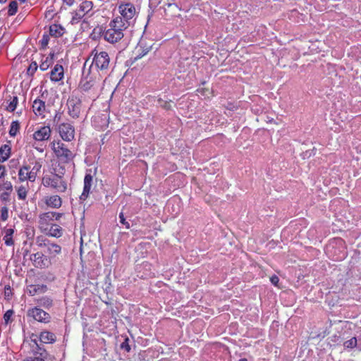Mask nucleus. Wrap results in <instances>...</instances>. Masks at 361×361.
Wrapping results in <instances>:
<instances>
[{"label":"nucleus","mask_w":361,"mask_h":361,"mask_svg":"<svg viewBox=\"0 0 361 361\" xmlns=\"http://www.w3.org/2000/svg\"><path fill=\"white\" fill-rule=\"evenodd\" d=\"M180 11L181 8L176 3L167 0L166 2H164L162 9H159L157 17L165 20H171L175 18L181 17Z\"/></svg>","instance_id":"f257e3e1"},{"label":"nucleus","mask_w":361,"mask_h":361,"mask_svg":"<svg viewBox=\"0 0 361 361\" xmlns=\"http://www.w3.org/2000/svg\"><path fill=\"white\" fill-rule=\"evenodd\" d=\"M42 183L45 187H51L58 192H63L67 189L66 183L61 180V176L54 173V177L44 176L42 179Z\"/></svg>","instance_id":"f03ea898"},{"label":"nucleus","mask_w":361,"mask_h":361,"mask_svg":"<svg viewBox=\"0 0 361 361\" xmlns=\"http://www.w3.org/2000/svg\"><path fill=\"white\" fill-rule=\"evenodd\" d=\"M66 105L68 106V115L73 118H79L82 106L80 98L72 94L69 96Z\"/></svg>","instance_id":"7ed1b4c3"},{"label":"nucleus","mask_w":361,"mask_h":361,"mask_svg":"<svg viewBox=\"0 0 361 361\" xmlns=\"http://www.w3.org/2000/svg\"><path fill=\"white\" fill-rule=\"evenodd\" d=\"M92 54H94L92 64L100 71H106L109 68L110 62V58L107 52L97 51L94 49L92 51Z\"/></svg>","instance_id":"20e7f679"},{"label":"nucleus","mask_w":361,"mask_h":361,"mask_svg":"<svg viewBox=\"0 0 361 361\" xmlns=\"http://www.w3.org/2000/svg\"><path fill=\"white\" fill-rule=\"evenodd\" d=\"M153 44L152 41L141 37L135 47L137 55L134 58L130 59L132 63L137 61L147 54L152 50Z\"/></svg>","instance_id":"39448f33"},{"label":"nucleus","mask_w":361,"mask_h":361,"mask_svg":"<svg viewBox=\"0 0 361 361\" xmlns=\"http://www.w3.org/2000/svg\"><path fill=\"white\" fill-rule=\"evenodd\" d=\"M27 316L32 317L35 321L44 324L50 322L51 319V315L48 312L39 307L29 309L27 312Z\"/></svg>","instance_id":"423d86ee"},{"label":"nucleus","mask_w":361,"mask_h":361,"mask_svg":"<svg viewBox=\"0 0 361 361\" xmlns=\"http://www.w3.org/2000/svg\"><path fill=\"white\" fill-rule=\"evenodd\" d=\"M336 245H334V243H330L326 249L328 252H331L332 250L336 249V247H338V249L339 250V252L336 253V250L334 251V256L335 260L336 261H341L343 259H345L347 256V253L345 250V242L342 239H337L335 240Z\"/></svg>","instance_id":"0eeeda50"},{"label":"nucleus","mask_w":361,"mask_h":361,"mask_svg":"<svg viewBox=\"0 0 361 361\" xmlns=\"http://www.w3.org/2000/svg\"><path fill=\"white\" fill-rule=\"evenodd\" d=\"M42 167V165L39 163H36L35 165L33 166L32 170L26 173V177H23V170L29 171L30 167V166L25 165L23 167H21L18 172V176L20 181H24L25 180H29L31 182H33L35 180L37 173L40 170Z\"/></svg>","instance_id":"6e6552de"},{"label":"nucleus","mask_w":361,"mask_h":361,"mask_svg":"<svg viewBox=\"0 0 361 361\" xmlns=\"http://www.w3.org/2000/svg\"><path fill=\"white\" fill-rule=\"evenodd\" d=\"M55 145V140L50 144L51 149L54 151L55 155L60 161H61L63 164H68L73 159L75 155L70 149L66 148L62 150H56Z\"/></svg>","instance_id":"1a4fd4ad"},{"label":"nucleus","mask_w":361,"mask_h":361,"mask_svg":"<svg viewBox=\"0 0 361 361\" xmlns=\"http://www.w3.org/2000/svg\"><path fill=\"white\" fill-rule=\"evenodd\" d=\"M167 0H149V10L147 14V22L145 25V28L149 25L152 18L154 14L157 13V16L159 13V9H162L164 2H166Z\"/></svg>","instance_id":"9d476101"},{"label":"nucleus","mask_w":361,"mask_h":361,"mask_svg":"<svg viewBox=\"0 0 361 361\" xmlns=\"http://www.w3.org/2000/svg\"><path fill=\"white\" fill-rule=\"evenodd\" d=\"M59 133L64 141H71L74 138L75 129L70 123H62L59 125Z\"/></svg>","instance_id":"9b49d317"},{"label":"nucleus","mask_w":361,"mask_h":361,"mask_svg":"<svg viewBox=\"0 0 361 361\" xmlns=\"http://www.w3.org/2000/svg\"><path fill=\"white\" fill-rule=\"evenodd\" d=\"M123 37V32L121 29L111 27L104 33V38L110 43H116Z\"/></svg>","instance_id":"f8f14e48"},{"label":"nucleus","mask_w":361,"mask_h":361,"mask_svg":"<svg viewBox=\"0 0 361 361\" xmlns=\"http://www.w3.org/2000/svg\"><path fill=\"white\" fill-rule=\"evenodd\" d=\"M120 13L121 14V18L126 22H129L135 14V8L132 4H126L119 6Z\"/></svg>","instance_id":"ddd939ff"},{"label":"nucleus","mask_w":361,"mask_h":361,"mask_svg":"<svg viewBox=\"0 0 361 361\" xmlns=\"http://www.w3.org/2000/svg\"><path fill=\"white\" fill-rule=\"evenodd\" d=\"M92 183V176L90 173H86L84 178L83 190L80 196L81 201H85L89 197Z\"/></svg>","instance_id":"4468645a"},{"label":"nucleus","mask_w":361,"mask_h":361,"mask_svg":"<svg viewBox=\"0 0 361 361\" xmlns=\"http://www.w3.org/2000/svg\"><path fill=\"white\" fill-rule=\"evenodd\" d=\"M51 129L49 126H42L35 132L33 137L37 141L47 140L51 136Z\"/></svg>","instance_id":"2eb2a0df"},{"label":"nucleus","mask_w":361,"mask_h":361,"mask_svg":"<svg viewBox=\"0 0 361 361\" xmlns=\"http://www.w3.org/2000/svg\"><path fill=\"white\" fill-rule=\"evenodd\" d=\"M63 78V68L60 64H56L50 73V79L59 82Z\"/></svg>","instance_id":"dca6fc26"},{"label":"nucleus","mask_w":361,"mask_h":361,"mask_svg":"<svg viewBox=\"0 0 361 361\" xmlns=\"http://www.w3.org/2000/svg\"><path fill=\"white\" fill-rule=\"evenodd\" d=\"M37 255L38 259L37 260L35 259L34 266L39 269H44L48 267L50 264V261L49 260L47 256L39 252H37Z\"/></svg>","instance_id":"f3484780"},{"label":"nucleus","mask_w":361,"mask_h":361,"mask_svg":"<svg viewBox=\"0 0 361 361\" xmlns=\"http://www.w3.org/2000/svg\"><path fill=\"white\" fill-rule=\"evenodd\" d=\"M130 24V22H126L123 18L118 16L110 22L109 26L116 29H121V32H123V31L126 30Z\"/></svg>","instance_id":"a211bd4d"},{"label":"nucleus","mask_w":361,"mask_h":361,"mask_svg":"<svg viewBox=\"0 0 361 361\" xmlns=\"http://www.w3.org/2000/svg\"><path fill=\"white\" fill-rule=\"evenodd\" d=\"M65 33V28L60 24H53L49 26V35L53 37L59 38Z\"/></svg>","instance_id":"6ab92c4d"},{"label":"nucleus","mask_w":361,"mask_h":361,"mask_svg":"<svg viewBox=\"0 0 361 361\" xmlns=\"http://www.w3.org/2000/svg\"><path fill=\"white\" fill-rule=\"evenodd\" d=\"M39 339L44 343H54L56 341V335L49 331H43L39 336Z\"/></svg>","instance_id":"aec40b11"},{"label":"nucleus","mask_w":361,"mask_h":361,"mask_svg":"<svg viewBox=\"0 0 361 361\" xmlns=\"http://www.w3.org/2000/svg\"><path fill=\"white\" fill-rule=\"evenodd\" d=\"M45 204L49 207L58 209L61 207L62 200L59 195H51L47 197Z\"/></svg>","instance_id":"412c9836"},{"label":"nucleus","mask_w":361,"mask_h":361,"mask_svg":"<svg viewBox=\"0 0 361 361\" xmlns=\"http://www.w3.org/2000/svg\"><path fill=\"white\" fill-rule=\"evenodd\" d=\"M11 154V147L8 144L2 145L0 147V163L7 161Z\"/></svg>","instance_id":"4be33fe9"},{"label":"nucleus","mask_w":361,"mask_h":361,"mask_svg":"<svg viewBox=\"0 0 361 361\" xmlns=\"http://www.w3.org/2000/svg\"><path fill=\"white\" fill-rule=\"evenodd\" d=\"M37 303L39 307H42L44 309L49 310L53 306V300L48 296H42L37 299Z\"/></svg>","instance_id":"5701e85b"},{"label":"nucleus","mask_w":361,"mask_h":361,"mask_svg":"<svg viewBox=\"0 0 361 361\" xmlns=\"http://www.w3.org/2000/svg\"><path fill=\"white\" fill-rule=\"evenodd\" d=\"M63 215V213H59L56 212H48L42 214L40 215V219L45 221H53L54 219L59 221Z\"/></svg>","instance_id":"b1692460"},{"label":"nucleus","mask_w":361,"mask_h":361,"mask_svg":"<svg viewBox=\"0 0 361 361\" xmlns=\"http://www.w3.org/2000/svg\"><path fill=\"white\" fill-rule=\"evenodd\" d=\"M45 247L47 248V251L45 252L50 255L51 257H55L61 251V247L60 245L56 243H52L50 241L49 242V245H47Z\"/></svg>","instance_id":"393cba45"},{"label":"nucleus","mask_w":361,"mask_h":361,"mask_svg":"<svg viewBox=\"0 0 361 361\" xmlns=\"http://www.w3.org/2000/svg\"><path fill=\"white\" fill-rule=\"evenodd\" d=\"M123 338V341L120 345V348L124 350L126 353H130L132 349V345L134 348L136 347L134 341H131L130 338L127 336H122Z\"/></svg>","instance_id":"a878e982"},{"label":"nucleus","mask_w":361,"mask_h":361,"mask_svg":"<svg viewBox=\"0 0 361 361\" xmlns=\"http://www.w3.org/2000/svg\"><path fill=\"white\" fill-rule=\"evenodd\" d=\"M15 232L14 228H6L5 229V235L4 236L3 240L6 245L12 246L14 245V240L13 239V235Z\"/></svg>","instance_id":"bb28decb"},{"label":"nucleus","mask_w":361,"mask_h":361,"mask_svg":"<svg viewBox=\"0 0 361 361\" xmlns=\"http://www.w3.org/2000/svg\"><path fill=\"white\" fill-rule=\"evenodd\" d=\"M33 111L37 114L42 115L45 110V102L39 99H36L32 105Z\"/></svg>","instance_id":"cd10ccee"},{"label":"nucleus","mask_w":361,"mask_h":361,"mask_svg":"<svg viewBox=\"0 0 361 361\" xmlns=\"http://www.w3.org/2000/svg\"><path fill=\"white\" fill-rule=\"evenodd\" d=\"M54 52H51L49 54V56H47L46 59L43 61L39 65L40 70L42 71H47L49 67L54 63Z\"/></svg>","instance_id":"c85d7f7f"},{"label":"nucleus","mask_w":361,"mask_h":361,"mask_svg":"<svg viewBox=\"0 0 361 361\" xmlns=\"http://www.w3.org/2000/svg\"><path fill=\"white\" fill-rule=\"evenodd\" d=\"M30 288H32L29 290V293L30 294V295H35L38 293H44L47 292L48 290L47 285L44 284L31 285Z\"/></svg>","instance_id":"c756f323"},{"label":"nucleus","mask_w":361,"mask_h":361,"mask_svg":"<svg viewBox=\"0 0 361 361\" xmlns=\"http://www.w3.org/2000/svg\"><path fill=\"white\" fill-rule=\"evenodd\" d=\"M62 234L63 229L57 224H53L51 226L49 233H47L48 235L55 238H59L62 235Z\"/></svg>","instance_id":"7c9ffc66"},{"label":"nucleus","mask_w":361,"mask_h":361,"mask_svg":"<svg viewBox=\"0 0 361 361\" xmlns=\"http://www.w3.org/2000/svg\"><path fill=\"white\" fill-rule=\"evenodd\" d=\"M31 353L33 355H37L39 354L41 357H47L48 353L46 349L39 345H37L36 346L31 347Z\"/></svg>","instance_id":"2f4dec72"},{"label":"nucleus","mask_w":361,"mask_h":361,"mask_svg":"<svg viewBox=\"0 0 361 361\" xmlns=\"http://www.w3.org/2000/svg\"><path fill=\"white\" fill-rule=\"evenodd\" d=\"M105 31L103 30L102 27H95L92 33L90 35V37L94 41H97L101 38V37L103 35Z\"/></svg>","instance_id":"473e14b6"},{"label":"nucleus","mask_w":361,"mask_h":361,"mask_svg":"<svg viewBox=\"0 0 361 361\" xmlns=\"http://www.w3.org/2000/svg\"><path fill=\"white\" fill-rule=\"evenodd\" d=\"M20 128V125L18 121H13L11 122L9 135L11 137H15Z\"/></svg>","instance_id":"72a5a7b5"},{"label":"nucleus","mask_w":361,"mask_h":361,"mask_svg":"<svg viewBox=\"0 0 361 361\" xmlns=\"http://www.w3.org/2000/svg\"><path fill=\"white\" fill-rule=\"evenodd\" d=\"M93 7V4L90 1H83L79 6V11L87 13Z\"/></svg>","instance_id":"f704fd0d"},{"label":"nucleus","mask_w":361,"mask_h":361,"mask_svg":"<svg viewBox=\"0 0 361 361\" xmlns=\"http://www.w3.org/2000/svg\"><path fill=\"white\" fill-rule=\"evenodd\" d=\"M357 341L356 340V336H354L350 339L345 341L343 343V347L345 349H353L355 348L358 349Z\"/></svg>","instance_id":"c9c22d12"},{"label":"nucleus","mask_w":361,"mask_h":361,"mask_svg":"<svg viewBox=\"0 0 361 361\" xmlns=\"http://www.w3.org/2000/svg\"><path fill=\"white\" fill-rule=\"evenodd\" d=\"M18 11V3L16 0L11 1L8 6V15L12 16Z\"/></svg>","instance_id":"e433bc0d"},{"label":"nucleus","mask_w":361,"mask_h":361,"mask_svg":"<svg viewBox=\"0 0 361 361\" xmlns=\"http://www.w3.org/2000/svg\"><path fill=\"white\" fill-rule=\"evenodd\" d=\"M157 104L164 110L169 111L171 109V100L169 102L164 100L162 98L159 97L157 99Z\"/></svg>","instance_id":"4c0bfd02"},{"label":"nucleus","mask_w":361,"mask_h":361,"mask_svg":"<svg viewBox=\"0 0 361 361\" xmlns=\"http://www.w3.org/2000/svg\"><path fill=\"white\" fill-rule=\"evenodd\" d=\"M38 68V65L36 61H32L30 66H28L27 69V75L30 77H32L34 75L35 73L37 71Z\"/></svg>","instance_id":"58836bf2"},{"label":"nucleus","mask_w":361,"mask_h":361,"mask_svg":"<svg viewBox=\"0 0 361 361\" xmlns=\"http://www.w3.org/2000/svg\"><path fill=\"white\" fill-rule=\"evenodd\" d=\"M18 104V98L17 96H14L13 97L12 101L9 103L8 106L6 107V110L9 112H13Z\"/></svg>","instance_id":"ea45409f"},{"label":"nucleus","mask_w":361,"mask_h":361,"mask_svg":"<svg viewBox=\"0 0 361 361\" xmlns=\"http://www.w3.org/2000/svg\"><path fill=\"white\" fill-rule=\"evenodd\" d=\"M49 35L44 32L42 35V39L39 41L40 49H45L49 42Z\"/></svg>","instance_id":"a19ab883"},{"label":"nucleus","mask_w":361,"mask_h":361,"mask_svg":"<svg viewBox=\"0 0 361 361\" xmlns=\"http://www.w3.org/2000/svg\"><path fill=\"white\" fill-rule=\"evenodd\" d=\"M50 240L44 236H38L36 238V243L40 247H45L47 245H49V242Z\"/></svg>","instance_id":"79ce46f5"},{"label":"nucleus","mask_w":361,"mask_h":361,"mask_svg":"<svg viewBox=\"0 0 361 361\" xmlns=\"http://www.w3.org/2000/svg\"><path fill=\"white\" fill-rule=\"evenodd\" d=\"M13 314L14 311L13 310H8L4 313L3 318L6 325L11 322V317L13 315Z\"/></svg>","instance_id":"37998d69"},{"label":"nucleus","mask_w":361,"mask_h":361,"mask_svg":"<svg viewBox=\"0 0 361 361\" xmlns=\"http://www.w3.org/2000/svg\"><path fill=\"white\" fill-rule=\"evenodd\" d=\"M4 190L5 191L12 192L13 191L12 183L10 181L6 180V181H4L3 183L0 184V192H1Z\"/></svg>","instance_id":"c03bdc74"},{"label":"nucleus","mask_w":361,"mask_h":361,"mask_svg":"<svg viewBox=\"0 0 361 361\" xmlns=\"http://www.w3.org/2000/svg\"><path fill=\"white\" fill-rule=\"evenodd\" d=\"M92 81L89 80H86L84 82L82 81L80 82V87L82 91H84V92H87L89 91L91 87H92Z\"/></svg>","instance_id":"a18cd8bd"},{"label":"nucleus","mask_w":361,"mask_h":361,"mask_svg":"<svg viewBox=\"0 0 361 361\" xmlns=\"http://www.w3.org/2000/svg\"><path fill=\"white\" fill-rule=\"evenodd\" d=\"M27 190L24 186H20L17 190L18 197L20 200H25L27 197Z\"/></svg>","instance_id":"49530a36"},{"label":"nucleus","mask_w":361,"mask_h":361,"mask_svg":"<svg viewBox=\"0 0 361 361\" xmlns=\"http://www.w3.org/2000/svg\"><path fill=\"white\" fill-rule=\"evenodd\" d=\"M4 295L5 300H11V298L13 295V292H12V289L9 285L5 286Z\"/></svg>","instance_id":"de8ad7c7"},{"label":"nucleus","mask_w":361,"mask_h":361,"mask_svg":"<svg viewBox=\"0 0 361 361\" xmlns=\"http://www.w3.org/2000/svg\"><path fill=\"white\" fill-rule=\"evenodd\" d=\"M119 221L121 224H123L126 228L129 229L130 228V223L126 221V217L124 216V214L123 212H121L118 215Z\"/></svg>","instance_id":"09e8293b"},{"label":"nucleus","mask_w":361,"mask_h":361,"mask_svg":"<svg viewBox=\"0 0 361 361\" xmlns=\"http://www.w3.org/2000/svg\"><path fill=\"white\" fill-rule=\"evenodd\" d=\"M12 192L4 191L0 195V200L2 202L6 203L10 201V195Z\"/></svg>","instance_id":"8fccbe9b"},{"label":"nucleus","mask_w":361,"mask_h":361,"mask_svg":"<svg viewBox=\"0 0 361 361\" xmlns=\"http://www.w3.org/2000/svg\"><path fill=\"white\" fill-rule=\"evenodd\" d=\"M8 218V209L6 206L3 207L1 209L0 219L6 221Z\"/></svg>","instance_id":"3c124183"},{"label":"nucleus","mask_w":361,"mask_h":361,"mask_svg":"<svg viewBox=\"0 0 361 361\" xmlns=\"http://www.w3.org/2000/svg\"><path fill=\"white\" fill-rule=\"evenodd\" d=\"M73 16L71 18V23L72 25L78 23L83 17V16H81L78 12L73 13Z\"/></svg>","instance_id":"603ef678"},{"label":"nucleus","mask_w":361,"mask_h":361,"mask_svg":"<svg viewBox=\"0 0 361 361\" xmlns=\"http://www.w3.org/2000/svg\"><path fill=\"white\" fill-rule=\"evenodd\" d=\"M47 357H41L40 355L37 356L34 355V357H27L25 358L23 361H45Z\"/></svg>","instance_id":"864d4df0"},{"label":"nucleus","mask_w":361,"mask_h":361,"mask_svg":"<svg viewBox=\"0 0 361 361\" xmlns=\"http://www.w3.org/2000/svg\"><path fill=\"white\" fill-rule=\"evenodd\" d=\"M316 149L313 147L311 150H306L302 153L303 158H310L312 156H314L315 154Z\"/></svg>","instance_id":"5fc2aeb1"},{"label":"nucleus","mask_w":361,"mask_h":361,"mask_svg":"<svg viewBox=\"0 0 361 361\" xmlns=\"http://www.w3.org/2000/svg\"><path fill=\"white\" fill-rule=\"evenodd\" d=\"M19 164L18 159H12L9 161L8 166L10 169H16Z\"/></svg>","instance_id":"6e6d98bb"},{"label":"nucleus","mask_w":361,"mask_h":361,"mask_svg":"<svg viewBox=\"0 0 361 361\" xmlns=\"http://www.w3.org/2000/svg\"><path fill=\"white\" fill-rule=\"evenodd\" d=\"M55 149L56 150H62L63 149H66V145L61 142V140L55 141Z\"/></svg>","instance_id":"4d7b16f0"},{"label":"nucleus","mask_w":361,"mask_h":361,"mask_svg":"<svg viewBox=\"0 0 361 361\" xmlns=\"http://www.w3.org/2000/svg\"><path fill=\"white\" fill-rule=\"evenodd\" d=\"M62 113L57 111L54 118V123L58 124L61 121Z\"/></svg>","instance_id":"13d9d810"},{"label":"nucleus","mask_w":361,"mask_h":361,"mask_svg":"<svg viewBox=\"0 0 361 361\" xmlns=\"http://www.w3.org/2000/svg\"><path fill=\"white\" fill-rule=\"evenodd\" d=\"M6 174V170L4 165L0 164V179L4 178Z\"/></svg>","instance_id":"bf43d9fd"},{"label":"nucleus","mask_w":361,"mask_h":361,"mask_svg":"<svg viewBox=\"0 0 361 361\" xmlns=\"http://www.w3.org/2000/svg\"><path fill=\"white\" fill-rule=\"evenodd\" d=\"M270 281L273 285L276 286L279 281V278L276 275H273L270 278Z\"/></svg>","instance_id":"052dcab7"},{"label":"nucleus","mask_w":361,"mask_h":361,"mask_svg":"<svg viewBox=\"0 0 361 361\" xmlns=\"http://www.w3.org/2000/svg\"><path fill=\"white\" fill-rule=\"evenodd\" d=\"M65 173V167L63 166H59V173L60 176H61V178L63 177V176L64 175Z\"/></svg>","instance_id":"680f3d73"},{"label":"nucleus","mask_w":361,"mask_h":361,"mask_svg":"<svg viewBox=\"0 0 361 361\" xmlns=\"http://www.w3.org/2000/svg\"><path fill=\"white\" fill-rule=\"evenodd\" d=\"M197 91L200 92L203 95H207V92H208L209 90L207 88H198Z\"/></svg>","instance_id":"e2e57ef3"},{"label":"nucleus","mask_w":361,"mask_h":361,"mask_svg":"<svg viewBox=\"0 0 361 361\" xmlns=\"http://www.w3.org/2000/svg\"><path fill=\"white\" fill-rule=\"evenodd\" d=\"M356 340L357 341V343L358 346V350H361V334L359 335L358 336H356Z\"/></svg>","instance_id":"0e129e2a"},{"label":"nucleus","mask_w":361,"mask_h":361,"mask_svg":"<svg viewBox=\"0 0 361 361\" xmlns=\"http://www.w3.org/2000/svg\"><path fill=\"white\" fill-rule=\"evenodd\" d=\"M33 336H37L35 334H32L31 336V341L33 343V345L32 346H36L37 345H39L37 343V340L36 338H32Z\"/></svg>","instance_id":"69168bd1"},{"label":"nucleus","mask_w":361,"mask_h":361,"mask_svg":"<svg viewBox=\"0 0 361 361\" xmlns=\"http://www.w3.org/2000/svg\"><path fill=\"white\" fill-rule=\"evenodd\" d=\"M63 3L66 4V5L71 6H72L74 2H75V0H62Z\"/></svg>","instance_id":"338daca9"},{"label":"nucleus","mask_w":361,"mask_h":361,"mask_svg":"<svg viewBox=\"0 0 361 361\" xmlns=\"http://www.w3.org/2000/svg\"><path fill=\"white\" fill-rule=\"evenodd\" d=\"M30 259L31 261L33 262V264H34L35 263V259L37 260L38 259L37 253L31 255Z\"/></svg>","instance_id":"774afa93"}]
</instances>
